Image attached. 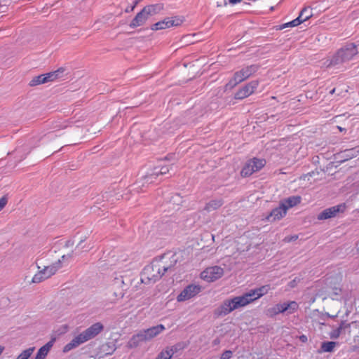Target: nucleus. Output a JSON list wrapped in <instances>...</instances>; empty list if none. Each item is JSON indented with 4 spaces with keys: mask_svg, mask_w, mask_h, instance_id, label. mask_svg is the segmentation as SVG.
<instances>
[{
    "mask_svg": "<svg viewBox=\"0 0 359 359\" xmlns=\"http://www.w3.org/2000/svg\"><path fill=\"white\" fill-rule=\"evenodd\" d=\"M291 305V303H283V304H276V309H278V312L283 313Z\"/></svg>",
    "mask_w": 359,
    "mask_h": 359,
    "instance_id": "nucleus-27",
    "label": "nucleus"
},
{
    "mask_svg": "<svg viewBox=\"0 0 359 359\" xmlns=\"http://www.w3.org/2000/svg\"><path fill=\"white\" fill-rule=\"evenodd\" d=\"M201 290L199 285H189L177 297L179 302L189 300L197 295Z\"/></svg>",
    "mask_w": 359,
    "mask_h": 359,
    "instance_id": "nucleus-13",
    "label": "nucleus"
},
{
    "mask_svg": "<svg viewBox=\"0 0 359 359\" xmlns=\"http://www.w3.org/2000/svg\"><path fill=\"white\" fill-rule=\"evenodd\" d=\"M351 324L347 323L346 320H342L339 325V326L337 327L341 332L346 328L350 327Z\"/></svg>",
    "mask_w": 359,
    "mask_h": 359,
    "instance_id": "nucleus-30",
    "label": "nucleus"
},
{
    "mask_svg": "<svg viewBox=\"0 0 359 359\" xmlns=\"http://www.w3.org/2000/svg\"><path fill=\"white\" fill-rule=\"evenodd\" d=\"M292 207V197H288L285 200L281 201L278 207L273 209L265 219L268 222H274L279 220L285 216L287 211Z\"/></svg>",
    "mask_w": 359,
    "mask_h": 359,
    "instance_id": "nucleus-7",
    "label": "nucleus"
},
{
    "mask_svg": "<svg viewBox=\"0 0 359 359\" xmlns=\"http://www.w3.org/2000/svg\"><path fill=\"white\" fill-rule=\"evenodd\" d=\"M4 347L2 346H0V355L2 353V352L4 351Z\"/></svg>",
    "mask_w": 359,
    "mask_h": 359,
    "instance_id": "nucleus-40",
    "label": "nucleus"
},
{
    "mask_svg": "<svg viewBox=\"0 0 359 359\" xmlns=\"http://www.w3.org/2000/svg\"><path fill=\"white\" fill-rule=\"evenodd\" d=\"M175 351L176 348L173 346L167 347L158 353L156 359H170L174 355Z\"/></svg>",
    "mask_w": 359,
    "mask_h": 359,
    "instance_id": "nucleus-23",
    "label": "nucleus"
},
{
    "mask_svg": "<svg viewBox=\"0 0 359 359\" xmlns=\"http://www.w3.org/2000/svg\"><path fill=\"white\" fill-rule=\"evenodd\" d=\"M7 203V199L5 197L0 198V211L6 206Z\"/></svg>",
    "mask_w": 359,
    "mask_h": 359,
    "instance_id": "nucleus-34",
    "label": "nucleus"
},
{
    "mask_svg": "<svg viewBox=\"0 0 359 359\" xmlns=\"http://www.w3.org/2000/svg\"><path fill=\"white\" fill-rule=\"evenodd\" d=\"M301 197L300 196H293V206L297 205V204L301 203Z\"/></svg>",
    "mask_w": 359,
    "mask_h": 359,
    "instance_id": "nucleus-35",
    "label": "nucleus"
},
{
    "mask_svg": "<svg viewBox=\"0 0 359 359\" xmlns=\"http://www.w3.org/2000/svg\"><path fill=\"white\" fill-rule=\"evenodd\" d=\"M250 304H252V302L246 292L241 295L224 300L221 305L215 310L214 314L217 317L225 316L232 311L243 308Z\"/></svg>",
    "mask_w": 359,
    "mask_h": 359,
    "instance_id": "nucleus-3",
    "label": "nucleus"
},
{
    "mask_svg": "<svg viewBox=\"0 0 359 359\" xmlns=\"http://www.w3.org/2000/svg\"><path fill=\"white\" fill-rule=\"evenodd\" d=\"M114 295H115V297H116L117 299H121V298H123V294L121 292H120L118 294H116V293L115 292V293H114Z\"/></svg>",
    "mask_w": 359,
    "mask_h": 359,
    "instance_id": "nucleus-37",
    "label": "nucleus"
},
{
    "mask_svg": "<svg viewBox=\"0 0 359 359\" xmlns=\"http://www.w3.org/2000/svg\"><path fill=\"white\" fill-rule=\"evenodd\" d=\"M156 7L157 6L156 5H150L144 7L131 21L130 27L135 28L143 25L147 22L149 15L155 13Z\"/></svg>",
    "mask_w": 359,
    "mask_h": 359,
    "instance_id": "nucleus-8",
    "label": "nucleus"
},
{
    "mask_svg": "<svg viewBox=\"0 0 359 359\" xmlns=\"http://www.w3.org/2000/svg\"><path fill=\"white\" fill-rule=\"evenodd\" d=\"M292 27V21L290 22H288L287 23H285V24H283V25H278V26H276V30H281L285 27Z\"/></svg>",
    "mask_w": 359,
    "mask_h": 359,
    "instance_id": "nucleus-33",
    "label": "nucleus"
},
{
    "mask_svg": "<svg viewBox=\"0 0 359 359\" xmlns=\"http://www.w3.org/2000/svg\"><path fill=\"white\" fill-rule=\"evenodd\" d=\"M341 294V288L338 286H335L332 288V292L330 295L332 299H337Z\"/></svg>",
    "mask_w": 359,
    "mask_h": 359,
    "instance_id": "nucleus-26",
    "label": "nucleus"
},
{
    "mask_svg": "<svg viewBox=\"0 0 359 359\" xmlns=\"http://www.w3.org/2000/svg\"><path fill=\"white\" fill-rule=\"evenodd\" d=\"M16 359H18V358H16Z\"/></svg>",
    "mask_w": 359,
    "mask_h": 359,
    "instance_id": "nucleus-46",
    "label": "nucleus"
},
{
    "mask_svg": "<svg viewBox=\"0 0 359 359\" xmlns=\"http://www.w3.org/2000/svg\"><path fill=\"white\" fill-rule=\"evenodd\" d=\"M224 275V269L218 266H210L203 270L201 273V278L208 283L214 282Z\"/></svg>",
    "mask_w": 359,
    "mask_h": 359,
    "instance_id": "nucleus-10",
    "label": "nucleus"
},
{
    "mask_svg": "<svg viewBox=\"0 0 359 359\" xmlns=\"http://www.w3.org/2000/svg\"><path fill=\"white\" fill-rule=\"evenodd\" d=\"M147 341L145 336L142 331L139 332L137 334H134L128 341L127 344V346L130 348L137 347L141 343Z\"/></svg>",
    "mask_w": 359,
    "mask_h": 359,
    "instance_id": "nucleus-19",
    "label": "nucleus"
},
{
    "mask_svg": "<svg viewBox=\"0 0 359 359\" xmlns=\"http://www.w3.org/2000/svg\"><path fill=\"white\" fill-rule=\"evenodd\" d=\"M271 290V286L269 285H264L258 287H255L250 290L247 292L249 298L252 303L255 302L256 300L260 299L264 295L268 294L269 290Z\"/></svg>",
    "mask_w": 359,
    "mask_h": 359,
    "instance_id": "nucleus-16",
    "label": "nucleus"
},
{
    "mask_svg": "<svg viewBox=\"0 0 359 359\" xmlns=\"http://www.w3.org/2000/svg\"><path fill=\"white\" fill-rule=\"evenodd\" d=\"M140 1V0H136V1H135V4H134V5L132 6V8H131L130 11H133V10L134 9V8H135V7L136 6V5L138 4V1Z\"/></svg>",
    "mask_w": 359,
    "mask_h": 359,
    "instance_id": "nucleus-39",
    "label": "nucleus"
},
{
    "mask_svg": "<svg viewBox=\"0 0 359 359\" xmlns=\"http://www.w3.org/2000/svg\"><path fill=\"white\" fill-rule=\"evenodd\" d=\"M337 344L335 341H323L321 344L320 348L318 350V353H322L332 352L334 351Z\"/></svg>",
    "mask_w": 359,
    "mask_h": 359,
    "instance_id": "nucleus-21",
    "label": "nucleus"
},
{
    "mask_svg": "<svg viewBox=\"0 0 359 359\" xmlns=\"http://www.w3.org/2000/svg\"><path fill=\"white\" fill-rule=\"evenodd\" d=\"M53 342L54 341L51 340L46 343L44 346L41 347L39 349L34 359H45L48 353H49L50 348L53 346Z\"/></svg>",
    "mask_w": 359,
    "mask_h": 359,
    "instance_id": "nucleus-20",
    "label": "nucleus"
},
{
    "mask_svg": "<svg viewBox=\"0 0 359 359\" xmlns=\"http://www.w3.org/2000/svg\"><path fill=\"white\" fill-rule=\"evenodd\" d=\"M266 164L263 158H253L249 160L242 168L241 174L243 177H248L260 170Z\"/></svg>",
    "mask_w": 359,
    "mask_h": 359,
    "instance_id": "nucleus-9",
    "label": "nucleus"
},
{
    "mask_svg": "<svg viewBox=\"0 0 359 359\" xmlns=\"http://www.w3.org/2000/svg\"><path fill=\"white\" fill-rule=\"evenodd\" d=\"M233 353L231 351H225L220 358V359H230L232 357Z\"/></svg>",
    "mask_w": 359,
    "mask_h": 359,
    "instance_id": "nucleus-31",
    "label": "nucleus"
},
{
    "mask_svg": "<svg viewBox=\"0 0 359 359\" xmlns=\"http://www.w3.org/2000/svg\"><path fill=\"white\" fill-rule=\"evenodd\" d=\"M258 80H253L238 89L234 95L236 100H243L252 95L259 86Z\"/></svg>",
    "mask_w": 359,
    "mask_h": 359,
    "instance_id": "nucleus-11",
    "label": "nucleus"
},
{
    "mask_svg": "<svg viewBox=\"0 0 359 359\" xmlns=\"http://www.w3.org/2000/svg\"><path fill=\"white\" fill-rule=\"evenodd\" d=\"M334 91H335V88H333L332 90H331L330 91V94H333V93H334Z\"/></svg>",
    "mask_w": 359,
    "mask_h": 359,
    "instance_id": "nucleus-42",
    "label": "nucleus"
},
{
    "mask_svg": "<svg viewBox=\"0 0 359 359\" xmlns=\"http://www.w3.org/2000/svg\"><path fill=\"white\" fill-rule=\"evenodd\" d=\"M72 255H63L61 257V259H58L55 263L49 265L48 266H45L44 269L40 270L38 273H36L32 279V283H39L56 273V272L60 269L62 266V261L65 260L66 258H71Z\"/></svg>",
    "mask_w": 359,
    "mask_h": 359,
    "instance_id": "nucleus-5",
    "label": "nucleus"
},
{
    "mask_svg": "<svg viewBox=\"0 0 359 359\" xmlns=\"http://www.w3.org/2000/svg\"><path fill=\"white\" fill-rule=\"evenodd\" d=\"M16 359H18V358H16Z\"/></svg>",
    "mask_w": 359,
    "mask_h": 359,
    "instance_id": "nucleus-45",
    "label": "nucleus"
},
{
    "mask_svg": "<svg viewBox=\"0 0 359 359\" xmlns=\"http://www.w3.org/2000/svg\"><path fill=\"white\" fill-rule=\"evenodd\" d=\"M311 16V11L308 8H304L300 11L299 16L295 19H293V27L301 25L309 20Z\"/></svg>",
    "mask_w": 359,
    "mask_h": 359,
    "instance_id": "nucleus-18",
    "label": "nucleus"
},
{
    "mask_svg": "<svg viewBox=\"0 0 359 359\" xmlns=\"http://www.w3.org/2000/svg\"><path fill=\"white\" fill-rule=\"evenodd\" d=\"M299 339L302 342L305 343L307 341V337L304 334L299 337Z\"/></svg>",
    "mask_w": 359,
    "mask_h": 359,
    "instance_id": "nucleus-36",
    "label": "nucleus"
},
{
    "mask_svg": "<svg viewBox=\"0 0 359 359\" xmlns=\"http://www.w3.org/2000/svg\"><path fill=\"white\" fill-rule=\"evenodd\" d=\"M63 72V69H59L55 72H48L45 74H41L34 77L29 82L30 86H36L40 84L46 83L49 81L55 80L60 73Z\"/></svg>",
    "mask_w": 359,
    "mask_h": 359,
    "instance_id": "nucleus-12",
    "label": "nucleus"
},
{
    "mask_svg": "<svg viewBox=\"0 0 359 359\" xmlns=\"http://www.w3.org/2000/svg\"><path fill=\"white\" fill-rule=\"evenodd\" d=\"M258 69V66L252 65L250 66L245 67L241 70L237 71L234 73L233 76L229 81L226 84V89H231L238 83L245 81L253 74H255Z\"/></svg>",
    "mask_w": 359,
    "mask_h": 359,
    "instance_id": "nucleus-6",
    "label": "nucleus"
},
{
    "mask_svg": "<svg viewBox=\"0 0 359 359\" xmlns=\"http://www.w3.org/2000/svg\"><path fill=\"white\" fill-rule=\"evenodd\" d=\"M341 333L342 332L338 328H336L335 330H332L330 336L332 338L337 339L340 336Z\"/></svg>",
    "mask_w": 359,
    "mask_h": 359,
    "instance_id": "nucleus-32",
    "label": "nucleus"
},
{
    "mask_svg": "<svg viewBox=\"0 0 359 359\" xmlns=\"http://www.w3.org/2000/svg\"><path fill=\"white\" fill-rule=\"evenodd\" d=\"M34 347H30L25 351H23L18 357V359H28L33 352L34 351Z\"/></svg>",
    "mask_w": 359,
    "mask_h": 359,
    "instance_id": "nucleus-25",
    "label": "nucleus"
},
{
    "mask_svg": "<svg viewBox=\"0 0 359 359\" xmlns=\"http://www.w3.org/2000/svg\"><path fill=\"white\" fill-rule=\"evenodd\" d=\"M297 238H298V236H293V237H292L293 241H294V240H296V239H297Z\"/></svg>",
    "mask_w": 359,
    "mask_h": 359,
    "instance_id": "nucleus-43",
    "label": "nucleus"
},
{
    "mask_svg": "<svg viewBox=\"0 0 359 359\" xmlns=\"http://www.w3.org/2000/svg\"><path fill=\"white\" fill-rule=\"evenodd\" d=\"M168 172L169 168L168 166H162L159 170L156 168L155 170L151 174H150L149 176H147L146 182H152L154 178H156L159 175H165Z\"/></svg>",
    "mask_w": 359,
    "mask_h": 359,
    "instance_id": "nucleus-22",
    "label": "nucleus"
},
{
    "mask_svg": "<svg viewBox=\"0 0 359 359\" xmlns=\"http://www.w3.org/2000/svg\"><path fill=\"white\" fill-rule=\"evenodd\" d=\"M311 176V175L310 173H309L307 175H304V176H302L300 177V180H305L306 177H309Z\"/></svg>",
    "mask_w": 359,
    "mask_h": 359,
    "instance_id": "nucleus-38",
    "label": "nucleus"
},
{
    "mask_svg": "<svg viewBox=\"0 0 359 359\" xmlns=\"http://www.w3.org/2000/svg\"><path fill=\"white\" fill-rule=\"evenodd\" d=\"M342 157H346V159L351 158L353 156H355V151L353 149H347L344 151L341 152V154Z\"/></svg>",
    "mask_w": 359,
    "mask_h": 359,
    "instance_id": "nucleus-28",
    "label": "nucleus"
},
{
    "mask_svg": "<svg viewBox=\"0 0 359 359\" xmlns=\"http://www.w3.org/2000/svg\"><path fill=\"white\" fill-rule=\"evenodd\" d=\"M165 326L162 324H160L156 326H154L148 329L143 330L142 332L145 336L147 341H149L154 338L155 337L158 336L159 334H161L163 331L165 330Z\"/></svg>",
    "mask_w": 359,
    "mask_h": 359,
    "instance_id": "nucleus-17",
    "label": "nucleus"
},
{
    "mask_svg": "<svg viewBox=\"0 0 359 359\" xmlns=\"http://www.w3.org/2000/svg\"><path fill=\"white\" fill-rule=\"evenodd\" d=\"M182 23V20L178 18H166L161 21H159L151 27L153 31L161 30L171 27H177Z\"/></svg>",
    "mask_w": 359,
    "mask_h": 359,
    "instance_id": "nucleus-14",
    "label": "nucleus"
},
{
    "mask_svg": "<svg viewBox=\"0 0 359 359\" xmlns=\"http://www.w3.org/2000/svg\"><path fill=\"white\" fill-rule=\"evenodd\" d=\"M346 208L345 203H341L337 205H334L328 208L325 209L318 215V219L324 220L330 218H332L337 215L339 212H344Z\"/></svg>",
    "mask_w": 359,
    "mask_h": 359,
    "instance_id": "nucleus-15",
    "label": "nucleus"
},
{
    "mask_svg": "<svg viewBox=\"0 0 359 359\" xmlns=\"http://www.w3.org/2000/svg\"><path fill=\"white\" fill-rule=\"evenodd\" d=\"M292 304H293V310L294 309V306H297V304H296L295 302L293 301L292 302Z\"/></svg>",
    "mask_w": 359,
    "mask_h": 359,
    "instance_id": "nucleus-41",
    "label": "nucleus"
},
{
    "mask_svg": "<svg viewBox=\"0 0 359 359\" xmlns=\"http://www.w3.org/2000/svg\"><path fill=\"white\" fill-rule=\"evenodd\" d=\"M103 329L104 326L101 323L93 324L90 327L74 337L69 343L67 344L63 348V352L67 353L79 345L95 338Z\"/></svg>",
    "mask_w": 359,
    "mask_h": 359,
    "instance_id": "nucleus-4",
    "label": "nucleus"
},
{
    "mask_svg": "<svg viewBox=\"0 0 359 359\" xmlns=\"http://www.w3.org/2000/svg\"><path fill=\"white\" fill-rule=\"evenodd\" d=\"M222 205L223 201L222 199L211 200L205 205V210L210 212L218 209Z\"/></svg>",
    "mask_w": 359,
    "mask_h": 359,
    "instance_id": "nucleus-24",
    "label": "nucleus"
},
{
    "mask_svg": "<svg viewBox=\"0 0 359 359\" xmlns=\"http://www.w3.org/2000/svg\"><path fill=\"white\" fill-rule=\"evenodd\" d=\"M338 128L340 131L344 130V128H342L341 127L338 126Z\"/></svg>",
    "mask_w": 359,
    "mask_h": 359,
    "instance_id": "nucleus-44",
    "label": "nucleus"
},
{
    "mask_svg": "<svg viewBox=\"0 0 359 359\" xmlns=\"http://www.w3.org/2000/svg\"><path fill=\"white\" fill-rule=\"evenodd\" d=\"M266 313L269 317H273V316H275L276 315H277V314H278L280 313L278 312V309H276V305L273 307L269 309L266 311Z\"/></svg>",
    "mask_w": 359,
    "mask_h": 359,
    "instance_id": "nucleus-29",
    "label": "nucleus"
},
{
    "mask_svg": "<svg viewBox=\"0 0 359 359\" xmlns=\"http://www.w3.org/2000/svg\"><path fill=\"white\" fill-rule=\"evenodd\" d=\"M170 264H167L166 255L155 258L150 265L144 269L142 273V281L147 279L149 282H156L159 280L164 273L176 264V259L172 256Z\"/></svg>",
    "mask_w": 359,
    "mask_h": 359,
    "instance_id": "nucleus-1",
    "label": "nucleus"
},
{
    "mask_svg": "<svg viewBox=\"0 0 359 359\" xmlns=\"http://www.w3.org/2000/svg\"><path fill=\"white\" fill-rule=\"evenodd\" d=\"M358 53L357 46L353 43H347L339 49L332 57L327 60V67L339 69L344 64L353 60Z\"/></svg>",
    "mask_w": 359,
    "mask_h": 359,
    "instance_id": "nucleus-2",
    "label": "nucleus"
}]
</instances>
